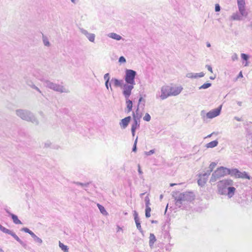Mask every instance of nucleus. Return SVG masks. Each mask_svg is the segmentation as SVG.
Returning <instances> with one entry per match:
<instances>
[{
	"label": "nucleus",
	"mask_w": 252,
	"mask_h": 252,
	"mask_svg": "<svg viewBox=\"0 0 252 252\" xmlns=\"http://www.w3.org/2000/svg\"><path fill=\"white\" fill-rule=\"evenodd\" d=\"M156 241L155 236L153 233H150L149 237V245L151 247Z\"/></svg>",
	"instance_id": "25"
},
{
	"label": "nucleus",
	"mask_w": 252,
	"mask_h": 252,
	"mask_svg": "<svg viewBox=\"0 0 252 252\" xmlns=\"http://www.w3.org/2000/svg\"><path fill=\"white\" fill-rule=\"evenodd\" d=\"M150 212H145V216L146 218H148L151 216Z\"/></svg>",
	"instance_id": "56"
},
{
	"label": "nucleus",
	"mask_w": 252,
	"mask_h": 252,
	"mask_svg": "<svg viewBox=\"0 0 252 252\" xmlns=\"http://www.w3.org/2000/svg\"><path fill=\"white\" fill-rule=\"evenodd\" d=\"M59 247L64 252H68V248L67 246L64 245L63 244L59 242Z\"/></svg>",
	"instance_id": "31"
},
{
	"label": "nucleus",
	"mask_w": 252,
	"mask_h": 252,
	"mask_svg": "<svg viewBox=\"0 0 252 252\" xmlns=\"http://www.w3.org/2000/svg\"><path fill=\"white\" fill-rule=\"evenodd\" d=\"M5 211H6V213H7V214L10 216H11V214H12V213H11L9 211V210H8V209H5Z\"/></svg>",
	"instance_id": "61"
},
{
	"label": "nucleus",
	"mask_w": 252,
	"mask_h": 252,
	"mask_svg": "<svg viewBox=\"0 0 252 252\" xmlns=\"http://www.w3.org/2000/svg\"><path fill=\"white\" fill-rule=\"evenodd\" d=\"M243 64H244V65L245 66H248V61H246V62H245H245H243Z\"/></svg>",
	"instance_id": "62"
},
{
	"label": "nucleus",
	"mask_w": 252,
	"mask_h": 252,
	"mask_svg": "<svg viewBox=\"0 0 252 252\" xmlns=\"http://www.w3.org/2000/svg\"><path fill=\"white\" fill-rule=\"evenodd\" d=\"M36 77L37 78H38V79H39L43 83L44 86L50 89L53 90L56 92H58L61 93H67L69 92V91L67 89L64 88L62 85H60L56 83H54L48 80L44 79L42 77H40L37 76H36Z\"/></svg>",
	"instance_id": "3"
},
{
	"label": "nucleus",
	"mask_w": 252,
	"mask_h": 252,
	"mask_svg": "<svg viewBox=\"0 0 252 252\" xmlns=\"http://www.w3.org/2000/svg\"><path fill=\"white\" fill-rule=\"evenodd\" d=\"M140 121L137 120H133L131 129L136 130L137 128H139L140 127Z\"/></svg>",
	"instance_id": "22"
},
{
	"label": "nucleus",
	"mask_w": 252,
	"mask_h": 252,
	"mask_svg": "<svg viewBox=\"0 0 252 252\" xmlns=\"http://www.w3.org/2000/svg\"><path fill=\"white\" fill-rule=\"evenodd\" d=\"M175 200L176 206L180 208L189 202H190L194 199V194L192 192H185L183 193H176L173 195Z\"/></svg>",
	"instance_id": "2"
},
{
	"label": "nucleus",
	"mask_w": 252,
	"mask_h": 252,
	"mask_svg": "<svg viewBox=\"0 0 252 252\" xmlns=\"http://www.w3.org/2000/svg\"><path fill=\"white\" fill-rule=\"evenodd\" d=\"M0 230L3 232V233H5L6 234H9L12 231L6 228L5 227H3L0 224Z\"/></svg>",
	"instance_id": "30"
},
{
	"label": "nucleus",
	"mask_w": 252,
	"mask_h": 252,
	"mask_svg": "<svg viewBox=\"0 0 252 252\" xmlns=\"http://www.w3.org/2000/svg\"><path fill=\"white\" fill-rule=\"evenodd\" d=\"M145 205L148 206L150 205V198L148 195L146 196L145 198Z\"/></svg>",
	"instance_id": "43"
},
{
	"label": "nucleus",
	"mask_w": 252,
	"mask_h": 252,
	"mask_svg": "<svg viewBox=\"0 0 252 252\" xmlns=\"http://www.w3.org/2000/svg\"><path fill=\"white\" fill-rule=\"evenodd\" d=\"M212 172H210V170L208 169L206 172H205V173H204V174L205 175V176H206V177H207L208 178L209 176L210 175L211 173Z\"/></svg>",
	"instance_id": "54"
},
{
	"label": "nucleus",
	"mask_w": 252,
	"mask_h": 252,
	"mask_svg": "<svg viewBox=\"0 0 252 252\" xmlns=\"http://www.w3.org/2000/svg\"><path fill=\"white\" fill-rule=\"evenodd\" d=\"M234 185V182L230 179L219 181L217 184L218 194L226 196L228 198H232L236 191Z\"/></svg>",
	"instance_id": "1"
},
{
	"label": "nucleus",
	"mask_w": 252,
	"mask_h": 252,
	"mask_svg": "<svg viewBox=\"0 0 252 252\" xmlns=\"http://www.w3.org/2000/svg\"><path fill=\"white\" fill-rule=\"evenodd\" d=\"M119 62L120 63H125L126 62V59L123 57L121 56L119 59Z\"/></svg>",
	"instance_id": "47"
},
{
	"label": "nucleus",
	"mask_w": 252,
	"mask_h": 252,
	"mask_svg": "<svg viewBox=\"0 0 252 252\" xmlns=\"http://www.w3.org/2000/svg\"><path fill=\"white\" fill-rule=\"evenodd\" d=\"M221 108L222 105H220L217 108L213 109L207 113L205 110H202L200 113L201 116L204 120L205 117L208 119H213L220 114Z\"/></svg>",
	"instance_id": "5"
},
{
	"label": "nucleus",
	"mask_w": 252,
	"mask_h": 252,
	"mask_svg": "<svg viewBox=\"0 0 252 252\" xmlns=\"http://www.w3.org/2000/svg\"><path fill=\"white\" fill-rule=\"evenodd\" d=\"M22 231H23L26 233H29L31 236L33 235V234L34 233L31 230H30L29 228L27 227H24L22 229Z\"/></svg>",
	"instance_id": "35"
},
{
	"label": "nucleus",
	"mask_w": 252,
	"mask_h": 252,
	"mask_svg": "<svg viewBox=\"0 0 252 252\" xmlns=\"http://www.w3.org/2000/svg\"><path fill=\"white\" fill-rule=\"evenodd\" d=\"M183 88L181 86H169V93L171 96H177L182 91Z\"/></svg>",
	"instance_id": "11"
},
{
	"label": "nucleus",
	"mask_w": 252,
	"mask_h": 252,
	"mask_svg": "<svg viewBox=\"0 0 252 252\" xmlns=\"http://www.w3.org/2000/svg\"><path fill=\"white\" fill-rule=\"evenodd\" d=\"M245 0H237V5L238 6H244L245 5Z\"/></svg>",
	"instance_id": "41"
},
{
	"label": "nucleus",
	"mask_w": 252,
	"mask_h": 252,
	"mask_svg": "<svg viewBox=\"0 0 252 252\" xmlns=\"http://www.w3.org/2000/svg\"><path fill=\"white\" fill-rule=\"evenodd\" d=\"M155 152V150L154 149H153V150H151L150 151H148V152H146L145 153V155H146L147 156H150L153 154H154Z\"/></svg>",
	"instance_id": "45"
},
{
	"label": "nucleus",
	"mask_w": 252,
	"mask_h": 252,
	"mask_svg": "<svg viewBox=\"0 0 252 252\" xmlns=\"http://www.w3.org/2000/svg\"><path fill=\"white\" fill-rule=\"evenodd\" d=\"M206 67L207 68V69L210 71L211 73H213V69H212V67H211V65H208V64H207L206 65Z\"/></svg>",
	"instance_id": "53"
},
{
	"label": "nucleus",
	"mask_w": 252,
	"mask_h": 252,
	"mask_svg": "<svg viewBox=\"0 0 252 252\" xmlns=\"http://www.w3.org/2000/svg\"><path fill=\"white\" fill-rule=\"evenodd\" d=\"M130 120V116H128L127 117L125 118L124 119H123L120 123V125L121 126V127H122L123 128H125L126 127Z\"/></svg>",
	"instance_id": "15"
},
{
	"label": "nucleus",
	"mask_w": 252,
	"mask_h": 252,
	"mask_svg": "<svg viewBox=\"0 0 252 252\" xmlns=\"http://www.w3.org/2000/svg\"><path fill=\"white\" fill-rule=\"evenodd\" d=\"M151 117L149 114L146 113L144 117H143V120L146 122H149L151 120Z\"/></svg>",
	"instance_id": "38"
},
{
	"label": "nucleus",
	"mask_w": 252,
	"mask_h": 252,
	"mask_svg": "<svg viewBox=\"0 0 252 252\" xmlns=\"http://www.w3.org/2000/svg\"><path fill=\"white\" fill-rule=\"evenodd\" d=\"M138 171L140 174H142V171L141 170L140 166L139 165H138Z\"/></svg>",
	"instance_id": "60"
},
{
	"label": "nucleus",
	"mask_w": 252,
	"mask_h": 252,
	"mask_svg": "<svg viewBox=\"0 0 252 252\" xmlns=\"http://www.w3.org/2000/svg\"><path fill=\"white\" fill-rule=\"evenodd\" d=\"M242 16L238 12L233 13L231 16V19L233 20L240 21L243 19Z\"/></svg>",
	"instance_id": "19"
},
{
	"label": "nucleus",
	"mask_w": 252,
	"mask_h": 252,
	"mask_svg": "<svg viewBox=\"0 0 252 252\" xmlns=\"http://www.w3.org/2000/svg\"><path fill=\"white\" fill-rule=\"evenodd\" d=\"M51 143L50 142H47L45 143V146L46 147H50L51 146Z\"/></svg>",
	"instance_id": "58"
},
{
	"label": "nucleus",
	"mask_w": 252,
	"mask_h": 252,
	"mask_svg": "<svg viewBox=\"0 0 252 252\" xmlns=\"http://www.w3.org/2000/svg\"><path fill=\"white\" fill-rule=\"evenodd\" d=\"M231 176H234L236 178L247 179L250 180V176L245 171L241 172L238 169L234 168L231 169Z\"/></svg>",
	"instance_id": "8"
},
{
	"label": "nucleus",
	"mask_w": 252,
	"mask_h": 252,
	"mask_svg": "<svg viewBox=\"0 0 252 252\" xmlns=\"http://www.w3.org/2000/svg\"><path fill=\"white\" fill-rule=\"evenodd\" d=\"M205 74L203 72L200 73H193L194 79L197 78L198 77H202L204 76Z\"/></svg>",
	"instance_id": "34"
},
{
	"label": "nucleus",
	"mask_w": 252,
	"mask_h": 252,
	"mask_svg": "<svg viewBox=\"0 0 252 252\" xmlns=\"http://www.w3.org/2000/svg\"><path fill=\"white\" fill-rule=\"evenodd\" d=\"M111 82L115 87H121L122 85L123 80H119L116 78H112Z\"/></svg>",
	"instance_id": "20"
},
{
	"label": "nucleus",
	"mask_w": 252,
	"mask_h": 252,
	"mask_svg": "<svg viewBox=\"0 0 252 252\" xmlns=\"http://www.w3.org/2000/svg\"><path fill=\"white\" fill-rule=\"evenodd\" d=\"M42 41L44 46L46 47H50L51 44L49 41L48 37L42 34Z\"/></svg>",
	"instance_id": "24"
},
{
	"label": "nucleus",
	"mask_w": 252,
	"mask_h": 252,
	"mask_svg": "<svg viewBox=\"0 0 252 252\" xmlns=\"http://www.w3.org/2000/svg\"><path fill=\"white\" fill-rule=\"evenodd\" d=\"M215 172H216V174H217V176H219L220 178L227 175H231V169L221 166L219 168H218L217 170L215 171Z\"/></svg>",
	"instance_id": "9"
},
{
	"label": "nucleus",
	"mask_w": 252,
	"mask_h": 252,
	"mask_svg": "<svg viewBox=\"0 0 252 252\" xmlns=\"http://www.w3.org/2000/svg\"><path fill=\"white\" fill-rule=\"evenodd\" d=\"M134 220L135 222L137 228L140 231V232H143V230L141 228L140 222L139 221V219L138 217V214L136 212V211H134Z\"/></svg>",
	"instance_id": "14"
},
{
	"label": "nucleus",
	"mask_w": 252,
	"mask_h": 252,
	"mask_svg": "<svg viewBox=\"0 0 252 252\" xmlns=\"http://www.w3.org/2000/svg\"><path fill=\"white\" fill-rule=\"evenodd\" d=\"M242 59L245 61H248V60L249 59V56L246 54L242 53L241 55Z\"/></svg>",
	"instance_id": "42"
},
{
	"label": "nucleus",
	"mask_w": 252,
	"mask_h": 252,
	"mask_svg": "<svg viewBox=\"0 0 252 252\" xmlns=\"http://www.w3.org/2000/svg\"><path fill=\"white\" fill-rule=\"evenodd\" d=\"M126 100V107L127 109V112H129L132 110V102L131 100L129 99V98H125Z\"/></svg>",
	"instance_id": "21"
},
{
	"label": "nucleus",
	"mask_w": 252,
	"mask_h": 252,
	"mask_svg": "<svg viewBox=\"0 0 252 252\" xmlns=\"http://www.w3.org/2000/svg\"><path fill=\"white\" fill-rule=\"evenodd\" d=\"M240 77H243V74H242V73L241 71L239 73V74L238 76V78H240Z\"/></svg>",
	"instance_id": "63"
},
{
	"label": "nucleus",
	"mask_w": 252,
	"mask_h": 252,
	"mask_svg": "<svg viewBox=\"0 0 252 252\" xmlns=\"http://www.w3.org/2000/svg\"><path fill=\"white\" fill-rule=\"evenodd\" d=\"M211 85H212L211 83H205L203 85H202V86H201L200 87H199V90L206 89H207V88H209L210 87H211Z\"/></svg>",
	"instance_id": "33"
},
{
	"label": "nucleus",
	"mask_w": 252,
	"mask_h": 252,
	"mask_svg": "<svg viewBox=\"0 0 252 252\" xmlns=\"http://www.w3.org/2000/svg\"><path fill=\"white\" fill-rule=\"evenodd\" d=\"M219 177L217 176V174H216V172H214L213 173L212 176L210 180V182L211 183L215 182L217 180L219 179Z\"/></svg>",
	"instance_id": "27"
},
{
	"label": "nucleus",
	"mask_w": 252,
	"mask_h": 252,
	"mask_svg": "<svg viewBox=\"0 0 252 252\" xmlns=\"http://www.w3.org/2000/svg\"><path fill=\"white\" fill-rule=\"evenodd\" d=\"M133 120H137L140 121V119L142 116V113L139 110L138 106L135 112H133Z\"/></svg>",
	"instance_id": "16"
},
{
	"label": "nucleus",
	"mask_w": 252,
	"mask_h": 252,
	"mask_svg": "<svg viewBox=\"0 0 252 252\" xmlns=\"http://www.w3.org/2000/svg\"><path fill=\"white\" fill-rule=\"evenodd\" d=\"M104 79L105 80V81H109L110 77L109 74L108 73H106L104 75Z\"/></svg>",
	"instance_id": "48"
},
{
	"label": "nucleus",
	"mask_w": 252,
	"mask_h": 252,
	"mask_svg": "<svg viewBox=\"0 0 252 252\" xmlns=\"http://www.w3.org/2000/svg\"><path fill=\"white\" fill-rule=\"evenodd\" d=\"M240 14L243 17H246L248 12L246 10L245 5L238 6Z\"/></svg>",
	"instance_id": "18"
},
{
	"label": "nucleus",
	"mask_w": 252,
	"mask_h": 252,
	"mask_svg": "<svg viewBox=\"0 0 252 252\" xmlns=\"http://www.w3.org/2000/svg\"><path fill=\"white\" fill-rule=\"evenodd\" d=\"M105 86L107 90L109 89V86L111 87V84L109 83V81H105ZM111 90L112 91V89L110 87Z\"/></svg>",
	"instance_id": "50"
},
{
	"label": "nucleus",
	"mask_w": 252,
	"mask_h": 252,
	"mask_svg": "<svg viewBox=\"0 0 252 252\" xmlns=\"http://www.w3.org/2000/svg\"><path fill=\"white\" fill-rule=\"evenodd\" d=\"M137 141H138V137L137 136L136 139H135V141H134V143L133 146V148H132V151L133 152H136V150H137L136 145H137Z\"/></svg>",
	"instance_id": "40"
},
{
	"label": "nucleus",
	"mask_w": 252,
	"mask_h": 252,
	"mask_svg": "<svg viewBox=\"0 0 252 252\" xmlns=\"http://www.w3.org/2000/svg\"><path fill=\"white\" fill-rule=\"evenodd\" d=\"M199 178L197 181L198 185L201 187L204 186L208 180V177L205 176L204 174H199Z\"/></svg>",
	"instance_id": "13"
},
{
	"label": "nucleus",
	"mask_w": 252,
	"mask_h": 252,
	"mask_svg": "<svg viewBox=\"0 0 252 252\" xmlns=\"http://www.w3.org/2000/svg\"><path fill=\"white\" fill-rule=\"evenodd\" d=\"M25 249H27V244L24 242L23 241H22V240H21V241H20L19 242Z\"/></svg>",
	"instance_id": "52"
},
{
	"label": "nucleus",
	"mask_w": 252,
	"mask_h": 252,
	"mask_svg": "<svg viewBox=\"0 0 252 252\" xmlns=\"http://www.w3.org/2000/svg\"><path fill=\"white\" fill-rule=\"evenodd\" d=\"M131 131L132 135L133 137H134L135 136V133L136 130L131 129Z\"/></svg>",
	"instance_id": "59"
},
{
	"label": "nucleus",
	"mask_w": 252,
	"mask_h": 252,
	"mask_svg": "<svg viewBox=\"0 0 252 252\" xmlns=\"http://www.w3.org/2000/svg\"><path fill=\"white\" fill-rule=\"evenodd\" d=\"M80 31L83 34L86 36L90 41L92 42H94L95 35L94 33H89L87 30L83 28H80Z\"/></svg>",
	"instance_id": "12"
},
{
	"label": "nucleus",
	"mask_w": 252,
	"mask_h": 252,
	"mask_svg": "<svg viewBox=\"0 0 252 252\" xmlns=\"http://www.w3.org/2000/svg\"><path fill=\"white\" fill-rule=\"evenodd\" d=\"M97 206L98 207L101 213H102L103 215H107L108 214L107 211L103 206L99 204H97Z\"/></svg>",
	"instance_id": "29"
},
{
	"label": "nucleus",
	"mask_w": 252,
	"mask_h": 252,
	"mask_svg": "<svg viewBox=\"0 0 252 252\" xmlns=\"http://www.w3.org/2000/svg\"><path fill=\"white\" fill-rule=\"evenodd\" d=\"M32 237L35 243H37L39 245L42 243L43 241L42 239L37 237L34 233L33 234V235H32Z\"/></svg>",
	"instance_id": "28"
},
{
	"label": "nucleus",
	"mask_w": 252,
	"mask_h": 252,
	"mask_svg": "<svg viewBox=\"0 0 252 252\" xmlns=\"http://www.w3.org/2000/svg\"><path fill=\"white\" fill-rule=\"evenodd\" d=\"M220 10V7L219 4H216L215 5V11L216 12H219Z\"/></svg>",
	"instance_id": "51"
},
{
	"label": "nucleus",
	"mask_w": 252,
	"mask_h": 252,
	"mask_svg": "<svg viewBox=\"0 0 252 252\" xmlns=\"http://www.w3.org/2000/svg\"><path fill=\"white\" fill-rule=\"evenodd\" d=\"M74 184H75L77 185H80L82 187H87L88 185V183H82L80 182H74Z\"/></svg>",
	"instance_id": "46"
},
{
	"label": "nucleus",
	"mask_w": 252,
	"mask_h": 252,
	"mask_svg": "<svg viewBox=\"0 0 252 252\" xmlns=\"http://www.w3.org/2000/svg\"><path fill=\"white\" fill-rule=\"evenodd\" d=\"M186 77L189 78L194 79L193 73H188L186 74Z\"/></svg>",
	"instance_id": "49"
},
{
	"label": "nucleus",
	"mask_w": 252,
	"mask_h": 252,
	"mask_svg": "<svg viewBox=\"0 0 252 252\" xmlns=\"http://www.w3.org/2000/svg\"><path fill=\"white\" fill-rule=\"evenodd\" d=\"M231 59L233 61H237L238 60V56L237 55V54L236 53H234L232 56H231Z\"/></svg>",
	"instance_id": "44"
},
{
	"label": "nucleus",
	"mask_w": 252,
	"mask_h": 252,
	"mask_svg": "<svg viewBox=\"0 0 252 252\" xmlns=\"http://www.w3.org/2000/svg\"><path fill=\"white\" fill-rule=\"evenodd\" d=\"M136 72L132 69H126L125 76V80L127 84H135V78Z\"/></svg>",
	"instance_id": "6"
},
{
	"label": "nucleus",
	"mask_w": 252,
	"mask_h": 252,
	"mask_svg": "<svg viewBox=\"0 0 252 252\" xmlns=\"http://www.w3.org/2000/svg\"><path fill=\"white\" fill-rule=\"evenodd\" d=\"M71 1L74 3V4H76L77 3V2L78 1V0H70Z\"/></svg>",
	"instance_id": "64"
},
{
	"label": "nucleus",
	"mask_w": 252,
	"mask_h": 252,
	"mask_svg": "<svg viewBox=\"0 0 252 252\" xmlns=\"http://www.w3.org/2000/svg\"><path fill=\"white\" fill-rule=\"evenodd\" d=\"M151 209L150 207V205L146 206L145 212H151Z\"/></svg>",
	"instance_id": "55"
},
{
	"label": "nucleus",
	"mask_w": 252,
	"mask_h": 252,
	"mask_svg": "<svg viewBox=\"0 0 252 252\" xmlns=\"http://www.w3.org/2000/svg\"><path fill=\"white\" fill-rule=\"evenodd\" d=\"M10 235H11L16 241H17L18 242L21 241V239L18 237V236L13 232L11 231V232L10 234Z\"/></svg>",
	"instance_id": "37"
},
{
	"label": "nucleus",
	"mask_w": 252,
	"mask_h": 252,
	"mask_svg": "<svg viewBox=\"0 0 252 252\" xmlns=\"http://www.w3.org/2000/svg\"><path fill=\"white\" fill-rule=\"evenodd\" d=\"M171 95L169 93V86L165 85L161 87L160 92H158L156 94V97L160 98L161 100L166 99Z\"/></svg>",
	"instance_id": "7"
},
{
	"label": "nucleus",
	"mask_w": 252,
	"mask_h": 252,
	"mask_svg": "<svg viewBox=\"0 0 252 252\" xmlns=\"http://www.w3.org/2000/svg\"><path fill=\"white\" fill-rule=\"evenodd\" d=\"M216 165H217V164L216 162H211L209 167V169L210 170V172H212L213 169L216 166Z\"/></svg>",
	"instance_id": "36"
},
{
	"label": "nucleus",
	"mask_w": 252,
	"mask_h": 252,
	"mask_svg": "<svg viewBox=\"0 0 252 252\" xmlns=\"http://www.w3.org/2000/svg\"><path fill=\"white\" fill-rule=\"evenodd\" d=\"M16 115L23 120L31 122L34 124H38V121L33 114L28 110L24 109H17L16 111Z\"/></svg>",
	"instance_id": "4"
},
{
	"label": "nucleus",
	"mask_w": 252,
	"mask_h": 252,
	"mask_svg": "<svg viewBox=\"0 0 252 252\" xmlns=\"http://www.w3.org/2000/svg\"><path fill=\"white\" fill-rule=\"evenodd\" d=\"M107 36L116 40H120L122 39V37L114 32H111L107 34Z\"/></svg>",
	"instance_id": "17"
},
{
	"label": "nucleus",
	"mask_w": 252,
	"mask_h": 252,
	"mask_svg": "<svg viewBox=\"0 0 252 252\" xmlns=\"http://www.w3.org/2000/svg\"><path fill=\"white\" fill-rule=\"evenodd\" d=\"M134 84H125L123 85V94L125 98H129L131 94V91L134 88Z\"/></svg>",
	"instance_id": "10"
},
{
	"label": "nucleus",
	"mask_w": 252,
	"mask_h": 252,
	"mask_svg": "<svg viewBox=\"0 0 252 252\" xmlns=\"http://www.w3.org/2000/svg\"><path fill=\"white\" fill-rule=\"evenodd\" d=\"M24 81L29 87H31V84H33V82L32 80H31L28 76L24 77Z\"/></svg>",
	"instance_id": "32"
},
{
	"label": "nucleus",
	"mask_w": 252,
	"mask_h": 252,
	"mask_svg": "<svg viewBox=\"0 0 252 252\" xmlns=\"http://www.w3.org/2000/svg\"><path fill=\"white\" fill-rule=\"evenodd\" d=\"M11 217L12 219L13 220V222L15 224H22V222L21 221V220H20L18 219V217L16 215H15L14 214H11Z\"/></svg>",
	"instance_id": "26"
},
{
	"label": "nucleus",
	"mask_w": 252,
	"mask_h": 252,
	"mask_svg": "<svg viewBox=\"0 0 252 252\" xmlns=\"http://www.w3.org/2000/svg\"><path fill=\"white\" fill-rule=\"evenodd\" d=\"M234 119L236 120V121H238V122H241V121H243L242 118H239L238 117H234Z\"/></svg>",
	"instance_id": "57"
},
{
	"label": "nucleus",
	"mask_w": 252,
	"mask_h": 252,
	"mask_svg": "<svg viewBox=\"0 0 252 252\" xmlns=\"http://www.w3.org/2000/svg\"><path fill=\"white\" fill-rule=\"evenodd\" d=\"M218 141L217 140H214L207 143L206 147L207 148H213L216 147L218 145Z\"/></svg>",
	"instance_id": "23"
},
{
	"label": "nucleus",
	"mask_w": 252,
	"mask_h": 252,
	"mask_svg": "<svg viewBox=\"0 0 252 252\" xmlns=\"http://www.w3.org/2000/svg\"><path fill=\"white\" fill-rule=\"evenodd\" d=\"M31 88H32L33 89L35 90L38 92H39L40 94H42V92L40 91V90L37 87H36L34 84H31Z\"/></svg>",
	"instance_id": "39"
}]
</instances>
